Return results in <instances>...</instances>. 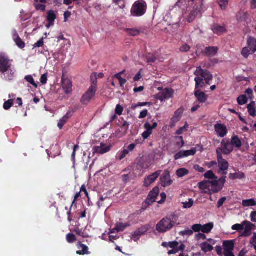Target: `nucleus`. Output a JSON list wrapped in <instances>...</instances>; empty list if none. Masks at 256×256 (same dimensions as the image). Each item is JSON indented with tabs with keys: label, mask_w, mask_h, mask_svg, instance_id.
Listing matches in <instances>:
<instances>
[{
	"label": "nucleus",
	"mask_w": 256,
	"mask_h": 256,
	"mask_svg": "<svg viewBox=\"0 0 256 256\" xmlns=\"http://www.w3.org/2000/svg\"><path fill=\"white\" fill-rule=\"evenodd\" d=\"M190 49V46L186 44H182L180 48V52H188Z\"/></svg>",
	"instance_id": "53"
},
{
	"label": "nucleus",
	"mask_w": 256,
	"mask_h": 256,
	"mask_svg": "<svg viewBox=\"0 0 256 256\" xmlns=\"http://www.w3.org/2000/svg\"><path fill=\"white\" fill-rule=\"evenodd\" d=\"M4 77L5 78L8 80H12L14 77V72L13 70L10 68L6 72H5Z\"/></svg>",
	"instance_id": "40"
},
{
	"label": "nucleus",
	"mask_w": 256,
	"mask_h": 256,
	"mask_svg": "<svg viewBox=\"0 0 256 256\" xmlns=\"http://www.w3.org/2000/svg\"><path fill=\"white\" fill-rule=\"evenodd\" d=\"M226 176H224L218 180V181L219 186L218 189L215 190V192H219L222 190L226 182Z\"/></svg>",
	"instance_id": "35"
},
{
	"label": "nucleus",
	"mask_w": 256,
	"mask_h": 256,
	"mask_svg": "<svg viewBox=\"0 0 256 256\" xmlns=\"http://www.w3.org/2000/svg\"><path fill=\"white\" fill-rule=\"evenodd\" d=\"M111 147L106 146L103 142L100 143V146H96L93 148V153L100 154H104L110 151Z\"/></svg>",
	"instance_id": "11"
},
{
	"label": "nucleus",
	"mask_w": 256,
	"mask_h": 256,
	"mask_svg": "<svg viewBox=\"0 0 256 256\" xmlns=\"http://www.w3.org/2000/svg\"><path fill=\"white\" fill-rule=\"evenodd\" d=\"M228 0H220L219 2V6L222 9L224 10L228 4Z\"/></svg>",
	"instance_id": "60"
},
{
	"label": "nucleus",
	"mask_w": 256,
	"mask_h": 256,
	"mask_svg": "<svg viewBox=\"0 0 256 256\" xmlns=\"http://www.w3.org/2000/svg\"><path fill=\"white\" fill-rule=\"evenodd\" d=\"M174 94L172 89L170 88H166L163 89L162 92L157 94L156 98L161 101L164 100H168L172 98Z\"/></svg>",
	"instance_id": "7"
},
{
	"label": "nucleus",
	"mask_w": 256,
	"mask_h": 256,
	"mask_svg": "<svg viewBox=\"0 0 256 256\" xmlns=\"http://www.w3.org/2000/svg\"><path fill=\"white\" fill-rule=\"evenodd\" d=\"M47 77H48L47 73L44 74L41 76L40 78V83L42 85L46 84L47 80H48Z\"/></svg>",
	"instance_id": "63"
},
{
	"label": "nucleus",
	"mask_w": 256,
	"mask_h": 256,
	"mask_svg": "<svg viewBox=\"0 0 256 256\" xmlns=\"http://www.w3.org/2000/svg\"><path fill=\"white\" fill-rule=\"evenodd\" d=\"M218 52V48L216 46H208L202 52L204 56L208 57H213L215 56Z\"/></svg>",
	"instance_id": "18"
},
{
	"label": "nucleus",
	"mask_w": 256,
	"mask_h": 256,
	"mask_svg": "<svg viewBox=\"0 0 256 256\" xmlns=\"http://www.w3.org/2000/svg\"><path fill=\"white\" fill-rule=\"evenodd\" d=\"M200 10L199 6H195L194 9L190 12L186 18V21L189 22H192L194 20L200 16Z\"/></svg>",
	"instance_id": "15"
},
{
	"label": "nucleus",
	"mask_w": 256,
	"mask_h": 256,
	"mask_svg": "<svg viewBox=\"0 0 256 256\" xmlns=\"http://www.w3.org/2000/svg\"><path fill=\"white\" fill-rule=\"evenodd\" d=\"M128 154V150H123L120 152L116 154V158L119 160H122L125 158L126 156Z\"/></svg>",
	"instance_id": "37"
},
{
	"label": "nucleus",
	"mask_w": 256,
	"mask_h": 256,
	"mask_svg": "<svg viewBox=\"0 0 256 256\" xmlns=\"http://www.w3.org/2000/svg\"><path fill=\"white\" fill-rule=\"evenodd\" d=\"M196 82V88L195 90H199V88H202L204 86V80L201 77H196L194 78Z\"/></svg>",
	"instance_id": "28"
},
{
	"label": "nucleus",
	"mask_w": 256,
	"mask_h": 256,
	"mask_svg": "<svg viewBox=\"0 0 256 256\" xmlns=\"http://www.w3.org/2000/svg\"><path fill=\"white\" fill-rule=\"evenodd\" d=\"M142 28H126L124 31L129 36H136L140 34Z\"/></svg>",
	"instance_id": "27"
},
{
	"label": "nucleus",
	"mask_w": 256,
	"mask_h": 256,
	"mask_svg": "<svg viewBox=\"0 0 256 256\" xmlns=\"http://www.w3.org/2000/svg\"><path fill=\"white\" fill-rule=\"evenodd\" d=\"M205 178L208 179H217L218 178L214 174V172L212 170H208L204 174Z\"/></svg>",
	"instance_id": "47"
},
{
	"label": "nucleus",
	"mask_w": 256,
	"mask_h": 256,
	"mask_svg": "<svg viewBox=\"0 0 256 256\" xmlns=\"http://www.w3.org/2000/svg\"><path fill=\"white\" fill-rule=\"evenodd\" d=\"M123 110L124 108L120 104L116 105L115 110V112L116 114H118V116H120L122 114Z\"/></svg>",
	"instance_id": "62"
},
{
	"label": "nucleus",
	"mask_w": 256,
	"mask_h": 256,
	"mask_svg": "<svg viewBox=\"0 0 256 256\" xmlns=\"http://www.w3.org/2000/svg\"><path fill=\"white\" fill-rule=\"evenodd\" d=\"M194 94L198 102L202 104L205 103L208 98V96L200 90H195Z\"/></svg>",
	"instance_id": "19"
},
{
	"label": "nucleus",
	"mask_w": 256,
	"mask_h": 256,
	"mask_svg": "<svg viewBox=\"0 0 256 256\" xmlns=\"http://www.w3.org/2000/svg\"><path fill=\"white\" fill-rule=\"evenodd\" d=\"M147 9L146 3L144 0L136 2L130 10L131 15L133 16L140 17L144 16Z\"/></svg>",
	"instance_id": "1"
},
{
	"label": "nucleus",
	"mask_w": 256,
	"mask_h": 256,
	"mask_svg": "<svg viewBox=\"0 0 256 256\" xmlns=\"http://www.w3.org/2000/svg\"><path fill=\"white\" fill-rule=\"evenodd\" d=\"M182 204L184 205L183 208L186 209L190 208L192 207L194 204V200L192 198H190L188 200V202H182Z\"/></svg>",
	"instance_id": "52"
},
{
	"label": "nucleus",
	"mask_w": 256,
	"mask_h": 256,
	"mask_svg": "<svg viewBox=\"0 0 256 256\" xmlns=\"http://www.w3.org/2000/svg\"><path fill=\"white\" fill-rule=\"evenodd\" d=\"M129 126L130 124L126 121H124L123 123L122 124L119 130H120L122 135H126L128 133V131L129 129Z\"/></svg>",
	"instance_id": "29"
},
{
	"label": "nucleus",
	"mask_w": 256,
	"mask_h": 256,
	"mask_svg": "<svg viewBox=\"0 0 256 256\" xmlns=\"http://www.w3.org/2000/svg\"><path fill=\"white\" fill-rule=\"evenodd\" d=\"M216 156L220 170L221 171L227 170L229 166L228 162L223 158L222 156L220 154H216Z\"/></svg>",
	"instance_id": "14"
},
{
	"label": "nucleus",
	"mask_w": 256,
	"mask_h": 256,
	"mask_svg": "<svg viewBox=\"0 0 256 256\" xmlns=\"http://www.w3.org/2000/svg\"><path fill=\"white\" fill-rule=\"evenodd\" d=\"M161 184L163 187H166L170 186L172 183V180L170 178V173L168 170H164V173L160 177Z\"/></svg>",
	"instance_id": "8"
},
{
	"label": "nucleus",
	"mask_w": 256,
	"mask_h": 256,
	"mask_svg": "<svg viewBox=\"0 0 256 256\" xmlns=\"http://www.w3.org/2000/svg\"><path fill=\"white\" fill-rule=\"evenodd\" d=\"M232 229L238 232L243 230L244 229V222L242 224H237L233 225L232 227Z\"/></svg>",
	"instance_id": "50"
},
{
	"label": "nucleus",
	"mask_w": 256,
	"mask_h": 256,
	"mask_svg": "<svg viewBox=\"0 0 256 256\" xmlns=\"http://www.w3.org/2000/svg\"><path fill=\"white\" fill-rule=\"evenodd\" d=\"M170 221L174 222V226L176 224V221L178 219V216L174 213H172L168 216Z\"/></svg>",
	"instance_id": "57"
},
{
	"label": "nucleus",
	"mask_w": 256,
	"mask_h": 256,
	"mask_svg": "<svg viewBox=\"0 0 256 256\" xmlns=\"http://www.w3.org/2000/svg\"><path fill=\"white\" fill-rule=\"evenodd\" d=\"M254 102H252L248 105V112L250 115L253 117L256 116V110L254 108Z\"/></svg>",
	"instance_id": "33"
},
{
	"label": "nucleus",
	"mask_w": 256,
	"mask_h": 256,
	"mask_svg": "<svg viewBox=\"0 0 256 256\" xmlns=\"http://www.w3.org/2000/svg\"><path fill=\"white\" fill-rule=\"evenodd\" d=\"M192 230H193V232H198L200 231H202V225L200 224H195L192 226Z\"/></svg>",
	"instance_id": "56"
},
{
	"label": "nucleus",
	"mask_w": 256,
	"mask_h": 256,
	"mask_svg": "<svg viewBox=\"0 0 256 256\" xmlns=\"http://www.w3.org/2000/svg\"><path fill=\"white\" fill-rule=\"evenodd\" d=\"M47 14L46 20L48 24L46 26L48 28L54 24V22L56 18V16L54 12L52 10L48 11Z\"/></svg>",
	"instance_id": "21"
},
{
	"label": "nucleus",
	"mask_w": 256,
	"mask_h": 256,
	"mask_svg": "<svg viewBox=\"0 0 256 256\" xmlns=\"http://www.w3.org/2000/svg\"><path fill=\"white\" fill-rule=\"evenodd\" d=\"M161 172V170H157L155 172L152 174L150 175H149L146 178H144V186L146 187L149 186L158 178Z\"/></svg>",
	"instance_id": "10"
},
{
	"label": "nucleus",
	"mask_w": 256,
	"mask_h": 256,
	"mask_svg": "<svg viewBox=\"0 0 256 256\" xmlns=\"http://www.w3.org/2000/svg\"><path fill=\"white\" fill-rule=\"evenodd\" d=\"M130 225L128 224H123L122 222H120L117 224L116 228L118 232H122L125 228L129 226Z\"/></svg>",
	"instance_id": "45"
},
{
	"label": "nucleus",
	"mask_w": 256,
	"mask_h": 256,
	"mask_svg": "<svg viewBox=\"0 0 256 256\" xmlns=\"http://www.w3.org/2000/svg\"><path fill=\"white\" fill-rule=\"evenodd\" d=\"M14 104V102L12 100H9L6 102H4V108L5 110H9Z\"/></svg>",
	"instance_id": "51"
},
{
	"label": "nucleus",
	"mask_w": 256,
	"mask_h": 256,
	"mask_svg": "<svg viewBox=\"0 0 256 256\" xmlns=\"http://www.w3.org/2000/svg\"><path fill=\"white\" fill-rule=\"evenodd\" d=\"M66 240L68 243L72 244L76 242V238L74 234L68 233L66 236Z\"/></svg>",
	"instance_id": "44"
},
{
	"label": "nucleus",
	"mask_w": 256,
	"mask_h": 256,
	"mask_svg": "<svg viewBox=\"0 0 256 256\" xmlns=\"http://www.w3.org/2000/svg\"><path fill=\"white\" fill-rule=\"evenodd\" d=\"M214 228V224L212 222H209L207 224L202 226V232L204 233L208 234Z\"/></svg>",
	"instance_id": "31"
},
{
	"label": "nucleus",
	"mask_w": 256,
	"mask_h": 256,
	"mask_svg": "<svg viewBox=\"0 0 256 256\" xmlns=\"http://www.w3.org/2000/svg\"><path fill=\"white\" fill-rule=\"evenodd\" d=\"M222 244L224 250V252H232L234 250V240H224L222 242Z\"/></svg>",
	"instance_id": "20"
},
{
	"label": "nucleus",
	"mask_w": 256,
	"mask_h": 256,
	"mask_svg": "<svg viewBox=\"0 0 256 256\" xmlns=\"http://www.w3.org/2000/svg\"><path fill=\"white\" fill-rule=\"evenodd\" d=\"M209 181H203L199 182L198 187L200 190H206L209 188Z\"/></svg>",
	"instance_id": "48"
},
{
	"label": "nucleus",
	"mask_w": 256,
	"mask_h": 256,
	"mask_svg": "<svg viewBox=\"0 0 256 256\" xmlns=\"http://www.w3.org/2000/svg\"><path fill=\"white\" fill-rule=\"evenodd\" d=\"M196 148H193L190 150H184L185 157H188L190 156H194L196 152Z\"/></svg>",
	"instance_id": "49"
},
{
	"label": "nucleus",
	"mask_w": 256,
	"mask_h": 256,
	"mask_svg": "<svg viewBox=\"0 0 256 256\" xmlns=\"http://www.w3.org/2000/svg\"><path fill=\"white\" fill-rule=\"evenodd\" d=\"M230 140L233 148L236 147L239 148L242 146V141L238 136H232Z\"/></svg>",
	"instance_id": "25"
},
{
	"label": "nucleus",
	"mask_w": 256,
	"mask_h": 256,
	"mask_svg": "<svg viewBox=\"0 0 256 256\" xmlns=\"http://www.w3.org/2000/svg\"><path fill=\"white\" fill-rule=\"evenodd\" d=\"M248 47L249 49L251 50V52L254 53L256 52V39L250 37L248 40L247 42Z\"/></svg>",
	"instance_id": "24"
},
{
	"label": "nucleus",
	"mask_w": 256,
	"mask_h": 256,
	"mask_svg": "<svg viewBox=\"0 0 256 256\" xmlns=\"http://www.w3.org/2000/svg\"><path fill=\"white\" fill-rule=\"evenodd\" d=\"M200 246L202 250L204 252H211L214 250L213 246L206 242L202 243Z\"/></svg>",
	"instance_id": "32"
},
{
	"label": "nucleus",
	"mask_w": 256,
	"mask_h": 256,
	"mask_svg": "<svg viewBox=\"0 0 256 256\" xmlns=\"http://www.w3.org/2000/svg\"><path fill=\"white\" fill-rule=\"evenodd\" d=\"M150 228L149 225H145L136 230L132 234V238L136 241L140 238V237L144 234Z\"/></svg>",
	"instance_id": "12"
},
{
	"label": "nucleus",
	"mask_w": 256,
	"mask_h": 256,
	"mask_svg": "<svg viewBox=\"0 0 256 256\" xmlns=\"http://www.w3.org/2000/svg\"><path fill=\"white\" fill-rule=\"evenodd\" d=\"M254 53L251 52V50L249 49L248 46L244 48L242 51V54L244 58H248L249 55Z\"/></svg>",
	"instance_id": "46"
},
{
	"label": "nucleus",
	"mask_w": 256,
	"mask_h": 256,
	"mask_svg": "<svg viewBox=\"0 0 256 256\" xmlns=\"http://www.w3.org/2000/svg\"><path fill=\"white\" fill-rule=\"evenodd\" d=\"M234 150V148L231 144L230 138H224L221 142V147L217 148L216 154H220L222 155L228 156Z\"/></svg>",
	"instance_id": "3"
},
{
	"label": "nucleus",
	"mask_w": 256,
	"mask_h": 256,
	"mask_svg": "<svg viewBox=\"0 0 256 256\" xmlns=\"http://www.w3.org/2000/svg\"><path fill=\"white\" fill-rule=\"evenodd\" d=\"M145 58L147 63H154L156 62V58L154 55L150 53H148L146 54Z\"/></svg>",
	"instance_id": "36"
},
{
	"label": "nucleus",
	"mask_w": 256,
	"mask_h": 256,
	"mask_svg": "<svg viewBox=\"0 0 256 256\" xmlns=\"http://www.w3.org/2000/svg\"><path fill=\"white\" fill-rule=\"evenodd\" d=\"M195 75L200 76L204 78L207 84H210V82L213 78L212 74L208 70H203L200 67L198 68L194 72Z\"/></svg>",
	"instance_id": "5"
},
{
	"label": "nucleus",
	"mask_w": 256,
	"mask_h": 256,
	"mask_svg": "<svg viewBox=\"0 0 256 256\" xmlns=\"http://www.w3.org/2000/svg\"><path fill=\"white\" fill-rule=\"evenodd\" d=\"M13 39L19 48L22 49L25 47V43L22 40L16 32H15L13 35Z\"/></svg>",
	"instance_id": "26"
},
{
	"label": "nucleus",
	"mask_w": 256,
	"mask_h": 256,
	"mask_svg": "<svg viewBox=\"0 0 256 256\" xmlns=\"http://www.w3.org/2000/svg\"><path fill=\"white\" fill-rule=\"evenodd\" d=\"M152 122H153L152 126L148 122L144 124V128L146 129V130L152 132V130L156 128L158 126V124L156 122L154 121V120Z\"/></svg>",
	"instance_id": "34"
},
{
	"label": "nucleus",
	"mask_w": 256,
	"mask_h": 256,
	"mask_svg": "<svg viewBox=\"0 0 256 256\" xmlns=\"http://www.w3.org/2000/svg\"><path fill=\"white\" fill-rule=\"evenodd\" d=\"M242 204L244 207L254 206L256 205V202L252 198L250 200H243L242 202Z\"/></svg>",
	"instance_id": "39"
},
{
	"label": "nucleus",
	"mask_w": 256,
	"mask_h": 256,
	"mask_svg": "<svg viewBox=\"0 0 256 256\" xmlns=\"http://www.w3.org/2000/svg\"><path fill=\"white\" fill-rule=\"evenodd\" d=\"M188 127V125L187 123L186 122V124L184 126L180 128L178 130H176V134L178 135H180V134H182L184 131H186L188 130H187Z\"/></svg>",
	"instance_id": "58"
},
{
	"label": "nucleus",
	"mask_w": 256,
	"mask_h": 256,
	"mask_svg": "<svg viewBox=\"0 0 256 256\" xmlns=\"http://www.w3.org/2000/svg\"><path fill=\"white\" fill-rule=\"evenodd\" d=\"M174 157L176 160H178V159L185 157L184 150L180 151L174 155Z\"/></svg>",
	"instance_id": "61"
},
{
	"label": "nucleus",
	"mask_w": 256,
	"mask_h": 256,
	"mask_svg": "<svg viewBox=\"0 0 256 256\" xmlns=\"http://www.w3.org/2000/svg\"><path fill=\"white\" fill-rule=\"evenodd\" d=\"M12 64L10 60L4 54H0V72L4 74L10 68Z\"/></svg>",
	"instance_id": "6"
},
{
	"label": "nucleus",
	"mask_w": 256,
	"mask_h": 256,
	"mask_svg": "<svg viewBox=\"0 0 256 256\" xmlns=\"http://www.w3.org/2000/svg\"><path fill=\"white\" fill-rule=\"evenodd\" d=\"M212 32L217 34L220 35L226 32V30L224 26H220L218 24H214L212 28Z\"/></svg>",
	"instance_id": "23"
},
{
	"label": "nucleus",
	"mask_w": 256,
	"mask_h": 256,
	"mask_svg": "<svg viewBox=\"0 0 256 256\" xmlns=\"http://www.w3.org/2000/svg\"><path fill=\"white\" fill-rule=\"evenodd\" d=\"M215 131L218 136L224 138L228 134V130L225 126L217 124L214 126Z\"/></svg>",
	"instance_id": "17"
},
{
	"label": "nucleus",
	"mask_w": 256,
	"mask_h": 256,
	"mask_svg": "<svg viewBox=\"0 0 256 256\" xmlns=\"http://www.w3.org/2000/svg\"><path fill=\"white\" fill-rule=\"evenodd\" d=\"M230 179L236 180V179H243L246 178L245 174L242 172H236L234 174H230Z\"/></svg>",
	"instance_id": "30"
},
{
	"label": "nucleus",
	"mask_w": 256,
	"mask_h": 256,
	"mask_svg": "<svg viewBox=\"0 0 256 256\" xmlns=\"http://www.w3.org/2000/svg\"><path fill=\"white\" fill-rule=\"evenodd\" d=\"M248 100L246 96L240 95L237 98V102L239 105H244L248 102Z\"/></svg>",
	"instance_id": "38"
},
{
	"label": "nucleus",
	"mask_w": 256,
	"mask_h": 256,
	"mask_svg": "<svg viewBox=\"0 0 256 256\" xmlns=\"http://www.w3.org/2000/svg\"><path fill=\"white\" fill-rule=\"evenodd\" d=\"M62 88L64 93L66 94H72V81L70 79L62 76Z\"/></svg>",
	"instance_id": "9"
},
{
	"label": "nucleus",
	"mask_w": 256,
	"mask_h": 256,
	"mask_svg": "<svg viewBox=\"0 0 256 256\" xmlns=\"http://www.w3.org/2000/svg\"><path fill=\"white\" fill-rule=\"evenodd\" d=\"M34 7L37 10L44 12L46 10V6L44 4H34Z\"/></svg>",
	"instance_id": "54"
},
{
	"label": "nucleus",
	"mask_w": 256,
	"mask_h": 256,
	"mask_svg": "<svg viewBox=\"0 0 256 256\" xmlns=\"http://www.w3.org/2000/svg\"><path fill=\"white\" fill-rule=\"evenodd\" d=\"M244 224L245 226V228L244 229V231L241 236L244 237L248 236L252 234V230L255 226L248 220L244 221Z\"/></svg>",
	"instance_id": "16"
},
{
	"label": "nucleus",
	"mask_w": 256,
	"mask_h": 256,
	"mask_svg": "<svg viewBox=\"0 0 256 256\" xmlns=\"http://www.w3.org/2000/svg\"><path fill=\"white\" fill-rule=\"evenodd\" d=\"M188 174V170L185 168H181L177 170L176 175L179 178H182Z\"/></svg>",
	"instance_id": "42"
},
{
	"label": "nucleus",
	"mask_w": 256,
	"mask_h": 256,
	"mask_svg": "<svg viewBox=\"0 0 256 256\" xmlns=\"http://www.w3.org/2000/svg\"><path fill=\"white\" fill-rule=\"evenodd\" d=\"M77 246L78 249H82V250H78L76 252V254H78L84 256L90 254V252H88V246L82 244L81 242H78Z\"/></svg>",
	"instance_id": "22"
},
{
	"label": "nucleus",
	"mask_w": 256,
	"mask_h": 256,
	"mask_svg": "<svg viewBox=\"0 0 256 256\" xmlns=\"http://www.w3.org/2000/svg\"><path fill=\"white\" fill-rule=\"evenodd\" d=\"M213 180L209 181L210 184L212 185V190L214 193H217L218 192H215V190L218 189L219 186L218 181L217 179H213Z\"/></svg>",
	"instance_id": "43"
},
{
	"label": "nucleus",
	"mask_w": 256,
	"mask_h": 256,
	"mask_svg": "<svg viewBox=\"0 0 256 256\" xmlns=\"http://www.w3.org/2000/svg\"><path fill=\"white\" fill-rule=\"evenodd\" d=\"M174 226V222L170 221L167 216L156 224V230L160 233H164L172 230Z\"/></svg>",
	"instance_id": "2"
},
{
	"label": "nucleus",
	"mask_w": 256,
	"mask_h": 256,
	"mask_svg": "<svg viewBox=\"0 0 256 256\" xmlns=\"http://www.w3.org/2000/svg\"><path fill=\"white\" fill-rule=\"evenodd\" d=\"M193 234V230L189 229L185 230L179 232V234L182 236H184L185 235L192 236Z\"/></svg>",
	"instance_id": "55"
},
{
	"label": "nucleus",
	"mask_w": 256,
	"mask_h": 256,
	"mask_svg": "<svg viewBox=\"0 0 256 256\" xmlns=\"http://www.w3.org/2000/svg\"><path fill=\"white\" fill-rule=\"evenodd\" d=\"M67 120H68L64 118V116L59 120L58 126L60 129H62L63 128Z\"/></svg>",
	"instance_id": "59"
},
{
	"label": "nucleus",
	"mask_w": 256,
	"mask_h": 256,
	"mask_svg": "<svg viewBox=\"0 0 256 256\" xmlns=\"http://www.w3.org/2000/svg\"><path fill=\"white\" fill-rule=\"evenodd\" d=\"M24 80L28 83L31 84L34 86V88H36L38 87V84L34 80L32 76L31 75H28L24 77Z\"/></svg>",
	"instance_id": "41"
},
{
	"label": "nucleus",
	"mask_w": 256,
	"mask_h": 256,
	"mask_svg": "<svg viewBox=\"0 0 256 256\" xmlns=\"http://www.w3.org/2000/svg\"><path fill=\"white\" fill-rule=\"evenodd\" d=\"M138 168L146 169L148 168L149 166L148 165V164L144 162H140L138 164Z\"/></svg>",
	"instance_id": "64"
},
{
	"label": "nucleus",
	"mask_w": 256,
	"mask_h": 256,
	"mask_svg": "<svg viewBox=\"0 0 256 256\" xmlns=\"http://www.w3.org/2000/svg\"><path fill=\"white\" fill-rule=\"evenodd\" d=\"M97 90L96 86H90L85 94L80 98V102L82 104L87 105L90 101L94 98Z\"/></svg>",
	"instance_id": "4"
},
{
	"label": "nucleus",
	"mask_w": 256,
	"mask_h": 256,
	"mask_svg": "<svg viewBox=\"0 0 256 256\" xmlns=\"http://www.w3.org/2000/svg\"><path fill=\"white\" fill-rule=\"evenodd\" d=\"M159 192L158 188L155 187L154 188L153 190L149 193L148 197L146 201V203L150 206L154 202L156 198L158 195Z\"/></svg>",
	"instance_id": "13"
}]
</instances>
